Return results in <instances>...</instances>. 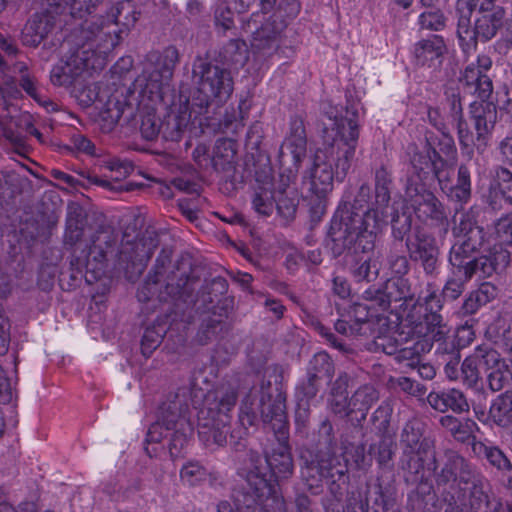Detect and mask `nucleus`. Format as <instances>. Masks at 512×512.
I'll list each match as a JSON object with an SVG mask.
<instances>
[{
	"mask_svg": "<svg viewBox=\"0 0 512 512\" xmlns=\"http://www.w3.org/2000/svg\"><path fill=\"white\" fill-rule=\"evenodd\" d=\"M81 236V223L77 218L73 217L72 212L69 213L67 219L66 237L71 242H76Z\"/></svg>",
	"mask_w": 512,
	"mask_h": 512,
	"instance_id": "obj_42",
	"label": "nucleus"
},
{
	"mask_svg": "<svg viewBox=\"0 0 512 512\" xmlns=\"http://www.w3.org/2000/svg\"><path fill=\"white\" fill-rule=\"evenodd\" d=\"M424 299L428 310L434 311L441 308L440 300L435 293H429Z\"/></svg>",
	"mask_w": 512,
	"mask_h": 512,
	"instance_id": "obj_50",
	"label": "nucleus"
},
{
	"mask_svg": "<svg viewBox=\"0 0 512 512\" xmlns=\"http://www.w3.org/2000/svg\"><path fill=\"white\" fill-rule=\"evenodd\" d=\"M427 400L432 408L440 412H445L448 409L454 412H463L469 408L463 393L456 389L441 393L432 392L428 395Z\"/></svg>",
	"mask_w": 512,
	"mask_h": 512,
	"instance_id": "obj_23",
	"label": "nucleus"
},
{
	"mask_svg": "<svg viewBox=\"0 0 512 512\" xmlns=\"http://www.w3.org/2000/svg\"><path fill=\"white\" fill-rule=\"evenodd\" d=\"M275 200L276 192L272 193L261 188L253 199V206L259 214L270 215L273 212Z\"/></svg>",
	"mask_w": 512,
	"mask_h": 512,
	"instance_id": "obj_33",
	"label": "nucleus"
},
{
	"mask_svg": "<svg viewBox=\"0 0 512 512\" xmlns=\"http://www.w3.org/2000/svg\"><path fill=\"white\" fill-rule=\"evenodd\" d=\"M330 121L326 124L325 141L331 143L324 144L323 147H335L336 155L347 159L350 163L355 154L357 140L359 136L358 124L352 117H338L332 112L328 115Z\"/></svg>",
	"mask_w": 512,
	"mask_h": 512,
	"instance_id": "obj_12",
	"label": "nucleus"
},
{
	"mask_svg": "<svg viewBox=\"0 0 512 512\" xmlns=\"http://www.w3.org/2000/svg\"><path fill=\"white\" fill-rule=\"evenodd\" d=\"M276 208L278 213L286 219L293 217L296 211L295 199L289 197L284 191L276 192Z\"/></svg>",
	"mask_w": 512,
	"mask_h": 512,
	"instance_id": "obj_34",
	"label": "nucleus"
},
{
	"mask_svg": "<svg viewBox=\"0 0 512 512\" xmlns=\"http://www.w3.org/2000/svg\"><path fill=\"white\" fill-rule=\"evenodd\" d=\"M481 0H459L457 35L464 53L476 50L477 41L492 39L502 25V9H490L480 4Z\"/></svg>",
	"mask_w": 512,
	"mask_h": 512,
	"instance_id": "obj_3",
	"label": "nucleus"
},
{
	"mask_svg": "<svg viewBox=\"0 0 512 512\" xmlns=\"http://www.w3.org/2000/svg\"><path fill=\"white\" fill-rule=\"evenodd\" d=\"M10 341V333H3L0 336V354H4L8 349V344Z\"/></svg>",
	"mask_w": 512,
	"mask_h": 512,
	"instance_id": "obj_58",
	"label": "nucleus"
},
{
	"mask_svg": "<svg viewBox=\"0 0 512 512\" xmlns=\"http://www.w3.org/2000/svg\"><path fill=\"white\" fill-rule=\"evenodd\" d=\"M489 198L494 207L512 204V173L509 170H496L490 184Z\"/></svg>",
	"mask_w": 512,
	"mask_h": 512,
	"instance_id": "obj_22",
	"label": "nucleus"
},
{
	"mask_svg": "<svg viewBox=\"0 0 512 512\" xmlns=\"http://www.w3.org/2000/svg\"><path fill=\"white\" fill-rule=\"evenodd\" d=\"M190 117H191V114L188 111V105L185 104L184 110L180 113V116H179L180 124H182L183 122L189 120Z\"/></svg>",
	"mask_w": 512,
	"mask_h": 512,
	"instance_id": "obj_63",
	"label": "nucleus"
},
{
	"mask_svg": "<svg viewBox=\"0 0 512 512\" xmlns=\"http://www.w3.org/2000/svg\"><path fill=\"white\" fill-rule=\"evenodd\" d=\"M334 290L342 298L349 294V287L347 283L339 278L334 280Z\"/></svg>",
	"mask_w": 512,
	"mask_h": 512,
	"instance_id": "obj_51",
	"label": "nucleus"
},
{
	"mask_svg": "<svg viewBox=\"0 0 512 512\" xmlns=\"http://www.w3.org/2000/svg\"><path fill=\"white\" fill-rule=\"evenodd\" d=\"M413 168L418 171V177L422 179L421 173L428 175L430 172L435 176L440 184L441 189L447 195L458 202H467L471 193L470 172L466 166H460L458 170L457 184L447 190L441 178V168L443 161L437 157L436 152L433 151V157L428 153L427 155H415L411 161Z\"/></svg>",
	"mask_w": 512,
	"mask_h": 512,
	"instance_id": "obj_11",
	"label": "nucleus"
},
{
	"mask_svg": "<svg viewBox=\"0 0 512 512\" xmlns=\"http://www.w3.org/2000/svg\"><path fill=\"white\" fill-rule=\"evenodd\" d=\"M22 0H0V11L4 9L16 10Z\"/></svg>",
	"mask_w": 512,
	"mask_h": 512,
	"instance_id": "obj_55",
	"label": "nucleus"
},
{
	"mask_svg": "<svg viewBox=\"0 0 512 512\" xmlns=\"http://www.w3.org/2000/svg\"><path fill=\"white\" fill-rule=\"evenodd\" d=\"M501 153L508 160L512 161V137H506L500 144Z\"/></svg>",
	"mask_w": 512,
	"mask_h": 512,
	"instance_id": "obj_49",
	"label": "nucleus"
},
{
	"mask_svg": "<svg viewBox=\"0 0 512 512\" xmlns=\"http://www.w3.org/2000/svg\"><path fill=\"white\" fill-rule=\"evenodd\" d=\"M236 403V394L233 391L222 394L220 402L215 407L208 408L209 420L200 423L199 435L207 445L212 443L222 446L226 443L228 412Z\"/></svg>",
	"mask_w": 512,
	"mask_h": 512,
	"instance_id": "obj_13",
	"label": "nucleus"
},
{
	"mask_svg": "<svg viewBox=\"0 0 512 512\" xmlns=\"http://www.w3.org/2000/svg\"><path fill=\"white\" fill-rule=\"evenodd\" d=\"M408 197V209H412L416 217L425 222L429 219H440L443 209L436 197L425 190L422 185L409 184L406 191Z\"/></svg>",
	"mask_w": 512,
	"mask_h": 512,
	"instance_id": "obj_16",
	"label": "nucleus"
},
{
	"mask_svg": "<svg viewBox=\"0 0 512 512\" xmlns=\"http://www.w3.org/2000/svg\"><path fill=\"white\" fill-rule=\"evenodd\" d=\"M477 428V424L471 419H466L463 422L461 421L462 432L460 433V441H465L469 437L473 436Z\"/></svg>",
	"mask_w": 512,
	"mask_h": 512,
	"instance_id": "obj_47",
	"label": "nucleus"
},
{
	"mask_svg": "<svg viewBox=\"0 0 512 512\" xmlns=\"http://www.w3.org/2000/svg\"><path fill=\"white\" fill-rule=\"evenodd\" d=\"M234 13L221 3L215 11L216 24L227 30L233 26Z\"/></svg>",
	"mask_w": 512,
	"mask_h": 512,
	"instance_id": "obj_41",
	"label": "nucleus"
},
{
	"mask_svg": "<svg viewBox=\"0 0 512 512\" xmlns=\"http://www.w3.org/2000/svg\"><path fill=\"white\" fill-rule=\"evenodd\" d=\"M484 452L489 463L500 470H509L511 468L510 461L503 452L497 447H484Z\"/></svg>",
	"mask_w": 512,
	"mask_h": 512,
	"instance_id": "obj_36",
	"label": "nucleus"
},
{
	"mask_svg": "<svg viewBox=\"0 0 512 512\" xmlns=\"http://www.w3.org/2000/svg\"><path fill=\"white\" fill-rule=\"evenodd\" d=\"M351 163L336 155L335 147L318 148L313 156L312 164L304 177L309 191L323 197L333 190L334 181H343Z\"/></svg>",
	"mask_w": 512,
	"mask_h": 512,
	"instance_id": "obj_6",
	"label": "nucleus"
},
{
	"mask_svg": "<svg viewBox=\"0 0 512 512\" xmlns=\"http://www.w3.org/2000/svg\"><path fill=\"white\" fill-rule=\"evenodd\" d=\"M482 230L475 226L469 215L463 216L460 223L455 227L457 239L467 238L469 228ZM512 243V219L509 216L500 218L494 225L493 232L490 234L486 242L483 241V231H481V239L476 243V249H482L481 267L479 268L483 276H491L498 268H504L509 263V253L506 246Z\"/></svg>",
	"mask_w": 512,
	"mask_h": 512,
	"instance_id": "obj_4",
	"label": "nucleus"
},
{
	"mask_svg": "<svg viewBox=\"0 0 512 512\" xmlns=\"http://www.w3.org/2000/svg\"><path fill=\"white\" fill-rule=\"evenodd\" d=\"M99 97V87L97 84H91L76 92V98L83 106H90L94 104Z\"/></svg>",
	"mask_w": 512,
	"mask_h": 512,
	"instance_id": "obj_38",
	"label": "nucleus"
},
{
	"mask_svg": "<svg viewBox=\"0 0 512 512\" xmlns=\"http://www.w3.org/2000/svg\"><path fill=\"white\" fill-rule=\"evenodd\" d=\"M180 476L183 483L190 486H195L206 481L207 472L198 463L189 462L183 466Z\"/></svg>",
	"mask_w": 512,
	"mask_h": 512,
	"instance_id": "obj_31",
	"label": "nucleus"
},
{
	"mask_svg": "<svg viewBox=\"0 0 512 512\" xmlns=\"http://www.w3.org/2000/svg\"><path fill=\"white\" fill-rule=\"evenodd\" d=\"M260 459L252 460L253 469L245 475L246 481L260 500L265 499V507H272L273 512H284V501L278 494V479L287 478L293 469L292 457L285 441H279L265 458L268 472L257 465Z\"/></svg>",
	"mask_w": 512,
	"mask_h": 512,
	"instance_id": "obj_2",
	"label": "nucleus"
},
{
	"mask_svg": "<svg viewBox=\"0 0 512 512\" xmlns=\"http://www.w3.org/2000/svg\"><path fill=\"white\" fill-rule=\"evenodd\" d=\"M178 60V52L174 47H168L161 56V69L148 64L143 73L134 82V89L138 91L140 102L148 108L154 109L163 101L168 89V81L172 75V68Z\"/></svg>",
	"mask_w": 512,
	"mask_h": 512,
	"instance_id": "obj_8",
	"label": "nucleus"
},
{
	"mask_svg": "<svg viewBox=\"0 0 512 512\" xmlns=\"http://www.w3.org/2000/svg\"><path fill=\"white\" fill-rule=\"evenodd\" d=\"M488 333L495 337H502V341L504 345L512 350V329L509 328L507 330H503V332H500L497 330L494 326H490L488 329Z\"/></svg>",
	"mask_w": 512,
	"mask_h": 512,
	"instance_id": "obj_46",
	"label": "nucleus"
},
{
	"mask_svg": "<svg viewBox=\"0 0 512 512\" xmlns=\"http://www.w3.org/2000/svg\"><path fill=\"white\" fill-rule=\"evenodd\" d=\"M142 133L147 139H152L157 134V129L152 126L151 128H146L145 123L142 125Z\"/></svg>",
	"mask_w": 512,
	"mask_h": 512,
	"instance_id": "obj_62",
	"label": "nucleus"
},
{
	"mask_svg": "<svg viewBox=\"0 0 512 512\" xmlns=\"http://www.w3.org/2000/svg\"><path fill=\"white\" fill-rule=\"evenodd\" d=\"M287 5L289 7V17H295L300 10V5L296 0H288Z\"/></svg>",
	"mask_w": 512,
	"mask_h": 512,
	"instance_id": "obj_57",
	"label": "nucleus"
},
{
	"mask_svg": "<svg viewBox=\"0 0 512 512\" xmlns=\"http://www.w3.org/2000/svg\"><path fill=\"white\" fill-rule=\"evenodd\" d=\"M48 6L46 14H35L25 24L22 30V41L28 46H37L54 25L52 13L68 11L73 17L82 18L91 13L101 0H45Z\"/></svg>",
	"mask_w": 512,
	"mask_h": 512,
	"instance_id": "obj_7",
	"label": "nucleus"
},
{
	"mask_svg": "<svg viewBox=\"0 0 512 512\" xmlns=\"http://www.w3.org/2000/svg\"><path fill=\"white\" fill-rule=\"evenodd\" d=\"M188 9L190 10V12H193V11H197L200 7V3L198 0H189L188 4Z\"/></svg>",
	"mask_w": 512,
	"mask_h": 512,
	"instance_id": "obj_64",
	"label": "nucleus"
},
{
	"mask_svg": "<svg viewBox=\"0 0 512 512\" xmlns=\"http://www.w3.org/2000/svg\"><path fill=\"white\" fill-rule=\"evenodd\" d=\"M306 154V138L301 123H297L294 132L288 136L281 147V161L283 164H293V169L288 168V180L294 179L299 164Z\"/></svg>",
	"mask_w": 512,
	"mask_h": 512,
	"instance_id": "obj_19",
	"label": "nucleus"
},
{
	"mask_svg": "<svg viewBox=\"0 0 512 512\" xmlns=\"http://www.w3.org/2000/svg\"><path fill=\"white\" fill-rule=\"evenodd\" d=\"M318 472L321 479H323L327 484H334L340 481H342L343 483L345 482L346 470L343 467L334 469L332 467H325L324 465H320Z\"/></svg>",
	"mask_w": 512,
	"mask_h": 512,
	"instance_id": "obj_40",
	"label": "nucleus"
},
{
	"mask_svg": "<svg viewBox=\"0 0 512 512\" xmlns=\"http://www.w3.org/2000/svg\"><path fill=\"white\" fill-rule=\"evenodd\" d=\"M286 26V22L281 20L277 21L273 19V22L265 23L261 26V28L255 31L254 40L252 46L260 49L262 48V44L260 43L263 39L270 40L272 37L280 33L283 28Z\"/></svg>",
	"mask_w": 512,
	"mask_h": 512,
	"instance_id": "obj_32",
	"label": "nucleus"
},
{
	"mask_svg": "<svg viewBox=\"0 0 512 512\" xmlns=\"http://www.w3.org/2000/svg\"><path fill=\"white\" fill-rule=\"evenodd\" d=\"M446 52L444 40L434 35L422 40L415 45L414 55L421 65L434 66L441 63V58Z\"/></svg>",
	"mask_w": 512,
	"mask_h": 512,
	"instance_id": "obj_21",
	"label": "nucleus"
},
{
	"mask_svg": "<svg viewBox=\"0 0 512 512\" xmlns=\"http://www.w3.org/2000/svg\"><path fill=\"white\" fill-rule=\"evenodd\" d=\"M0 512H15L12 505L8 502L7 497L0 488Z\"/></svg>",
	"mask_w": 512,
	"mask_h": 512,
	"instance_id": "obj_53",
	"label": "nucleus"
},
{
	"mask_svg": "<svg viewBox=\"0 0 512 512\" xmlns=\"http://www.w3.org/2000/svg\"><path fill=\"white\" fill-rule=\"evenodd\" d=\"M483 363L485 375L492 391L503 389L512 380L511 368L500 358L497 351H485Z\"/></svg>",
	"mask_w": 512,
	"mask_h": 512,
	"instance_id": "obj_20",
	"label": "nucleus"
},
{
	"mask_svg": "<svg viewBox=\"0 0 512 512\" xmlns=\"http://www.w3.org/2000/svg\"><path fill=\"white\" fill-rule=\"evenodd\" d=\"M385 225V214L371 209L363 216L355 215L344 223V246L357 252L372 250L377 234Z\"/></svg>",
	"mask_w": 512,
	"mask_h": 512,
	"instance_id": "obj_10",
	"label": "nucleus"
},
{
	"mask_svg": "<svg viewBox=\"0 0 512 512\" xmlns=\"http://www.w3.org/2000/svg\"><path fill=\"white\" fill-rule=\"evenodd\" d=\"M378 398L376 390L371 386H363L359 388L349 400L347 407L344 405L342 408L336 404L335 411L342 412L346 409L347 413L354 410L365 411L368 407Z\"/></svg>",
	"mask_w": 512,
	"mask_h": 512,
	"instance_id": "obj_28",
	"label": "nucleus"
},
{
	"mask_svg": "<svg viewBox=\"0 0 512 512\" xmlns=\"http://www.w3.org/2000/svg\"><path fill=\"white\" fill-rule=\"evenodd\" d=\"M242 502L244 506H238L237 511L228 501L220 502L217 512H270L272 510V507H265V499L260 500L250 486L249 490L243 495Z\"/></svg>",
	"mask_w": 512,
	"mask_h": 512,
	"instance_id": "obj_26",
	"label": "nucleus"
},
{
	"mask_svg": "<svg viewBox=\"0 0 512 512\" xmlns=\"http://www.w3.org/2000/svg\"><path fill=\"white\" fill-rule=\"evenodd\" d=\"M122 115V111L116 103L108 101L106 108L100 110L97 122L103 132H110Z\"/></svg>",
	"mask_w": 512,
	"mask_h": 512,
	"instance_id": "obj_30",
	"label": "nucleus"
},
{
	"mask_svg": "<svg viewBox=\"0 0 512 512\" xmlns=\"http://www.w3.org/2000/svg\"><path fill=\"white\" fill-rule=\"evenodd\" d=\"M418 373L424 379H432L435 375V369L430 364H420L418 367Z\"/></svg>",
	"mask_w": 512,
	"mask_h": 512,
	"instance_id": "obj_52",
	"label": "nucleus"
},
{
	"mask_svg": "<svg viewBox=\"0 0 512 512\" xmlns=\"http://www.w3.org/2000/svg\"><path fill=\"white\" fill-rule=\"evenodd\" d=\"M457 363H448L445 366V373L450 379H456L457 378V370H456Z\"/></svg>",
	"mask_w": 512,
	"mask_h": 512,
	"instance_id": "obj_60",
	"label": "nucleus"
},
{
	"mask_svg": "<svg viewBox=\"0 0 512 512\" xmlns=\"http://www.w3.org/2000/svg\"><path fill=\"white\" fill-rule=\"evenodd\" d=\"M491 66L492 60L489 56L479 55L475 62L465 67L461 77V81L482 100L489 98L493 90L492 82L486 75Z\"/></svg>",
	"mask_w": 512,
	"mask_h": 512,
	"instance_id": "obj_17",
	"label": "nucleus"
},
{
	"mask_svg": "<svg viewBox=\"0 0 512 512\" xmlns=\"http://www.w3.org/2000/svg\"><path fill=\"white\" fill-rule=\"evenodd\" d=\"M419 24L424 29L440 30L444 27L443 15L438 11L424 12L419 16Z\"/></svg>",
	"mask_w": 512,
	"mask_h": 512,
	"instance_id": "obj_35",
	"label": "nucleus"
},
{
	"mask_svg": "<svg viewBox=\"0 0 512 512\" xmlns=\"http://www.w3.org/2000/svg\"><path fill=\"white\" fill-rule=\"evenodd\" d=\"M148 341H149V332L147 331L144 336H143V340H142V349H143V352L146 353V351L148 349H151V348H154L157 346L158 344V340H153L151 344H148Z\"/></svg>",
	"mask_w": 512,
	"mask_h": 512,
	"instance_id": "obj_56",
	"label": "nucleus"
},
{
	"mask_svg": "<svg viewBox=\"0 0 512 512\" xmlns=\"http://www.w3.org/2000/svg\"><path fill=\"white\" fill-rule=\"evenodd\" d=\"M19 126L23 127L27 132L34 135L39 141H42V136L36 130L32 124V116L28 113H24L20 117Z\"/></svg>",
	"mask_w": 512,
	"mask_h": 512,
	"instance_id": "obj_45",
	"label": "nucleus"
},
{
	"mask_svg": "<svg viewBox=\"0 0 512 512\" xmlns=\"http://www.w3.org/2000/svg\"><path fill=\"white\" fill-rule=\"evenodd\" d=\"M489 418L498 426L512 428V394L504 393L493 400Z\"/></svg>",
	"mask_w": 512,
	"mask_h": 512,
	"instance_id": "obj_25",
	"label": "nucleus"
},
{
	"mask_svg": "<svg viewBox=\"0 0 512 512\" xmlns=\"http://www.w3.org/2000/svg\"><path fill=\"white\" fill-rule=\"evenodd\" d=\"M485 351L477 350L473 355L467 357L461 367L463 380L468 385H474L485 375V365L483 363Z\"/></svg>",
	"mask_w": 512,
	"mask_h": 512,
	"instance_id": "obj_27",
	"label": "nucleus"
},
{
	"mask_svg": "<svg viewBox=\"0 0 512 512\" xmlns=\"http://www.w3.org/2000/svg\"><path fill=\"white\" fill-rule=\"evenodd\" d=\"M259 415L264 422H275L273 428L277 427L282 430L285 427V414L281 402H278L271 411H266L263 397L261 399L246 398L242 403L240 412L242 425H254Z\"/></svg>",
	"mask_w": 512,
	"mask_h": 512,
	"instance_id": "obj_15",
	"label": "nucleus"
},
{
	"mask_svg": "<svg viewBox=\"0 0 512 512\" xmlns=\"http://www.w3.org/2000/svg\"><path fill=\"white\" fill-rule=\"evenodd\" d=\"M21 86L27 92V94H29L39 104L43 105L46 108L51 106L52 110L55 109L53 103L49 102L48 100H42L40 94L37 91L35 81L29 75H24L22 77Z\"/></svg>",
	"mask_w": 512,
	"mask_h": 512,
	"instance_id": "obj_39",
	"label": "nucleus"
},
{
	"mask_svg": "<svg viewBox=\"0 0 512 512\" xmlns=\"http://www.w3.org/2000/svg\"><path fill=\"white\" fill-rule=\"evenodd\" d=\"M0 46L2 49H4L9 54H14L16 52V47L11 43L8 42L6 39L0 37Z\"/></svg>",
	"mask_w": 512,
	"mask_h": 512,
	"instance_id": "obj_59",
	"label": "nucleus"
},
{
	"mask_svg": "<svg viewBox=\"0 0 512 512\" xmlns=\"http://www.w3.org/2000/svg\"><path fill=\"white\" fill-rule=\"evenodd\" d=\"M473 118L478 140L485 139L497 121V107L492 102L483 101L473 108Z\"/></svg>",
	"mask_w": 512,
	"mask_h": 512,
	"instance_id": "obj_24",
	"label": "nucleus"
},
{
	"mask_svg": "<svg viewBox=\"0 0 512 512\" xmlns=\"http://www.w3.org/2000/svg\"><path fill=\"white\" fill-rule=\"evenodd\" d=\"M156 243L153 240L150 241L149 245L145 243L137 244V254L135 259L140 263L144 264L152 256Z\"/></svg>",
	"mask_w": 512,
	"mask_h": 512,
	"instance_id": "obj_44",
	"label": "nucleus"
},
{
	"mask_svg": "<svg viewBox=\"0 0 512 512\" xmlns=\"http://www.w3.org/2000/svg\"><path fill=\"white\" fill-rule=\"evenodd\" d=\"M78 148L83 150L86 153L92 154L94 152V145L90 140L86 138H81L78 142Z\"/></svg>",
	"mask_w": 512,
	"mask_h": 512,
	"instance_id": "obj_54",
	"label": "nucleus"
},
{
	"mask_svg": "<svg viewBox=\"0 0 512 512\" xmlns=\"http://www.w3.org/2000/svg\"><path fill=\"white\" fill-rule=\"evenodd\" d=\"M458 135L460 143L464 147H469L472 142V136L461 121L458 123Z\"/></svg>",
	"mask_w": 512,
	"mask_h": 512,
	"instance_id": "obj_48",
	"label": "nucleus"
},
{
	"mask_svg": "<svg viewBox=\"0 0 512 512\" xmlns=\"http://www.w3.org/2000/svg\"><path fill=\"white\" fill-rule=\"evenodd\" d=\"M192 431L193 426L187 416L176 408H169L162 411L158 420L150 426L146 440L148 443H158L163 437L170 435L169 452L175 458L187 445Z\"/></svg>",
	"mask_w": 512,
	"mask_h": 512,
	"instance_id": "obj_9",
	"label": "nucleus"
},
{
	"mask_svg": "<svg viewBox=\"0 0 512 512\" xmlns=\"http://www.w3.org/2000/svg\"><path fill=\"white\" fill-rule=\"evenodd\" d=\"M441 425L446 428L448 431L451 432V434L457 439L460 440V433L461 430V421H459L457 418L446 415L441 417L440 419Z\"/></svg>",
	"mask_w": 512,
	"mask_h": 512,
	"instance_id": "obj_43",
	"label": "nucleus"
},
{
	"mask_svg": "<svg viewBox=\"0 0 512 512\" xmlns=\"http://www.w3.org/2000/svg\"><path fill=\"white\" fill-rule=\"evenodd\" d=\"M463 237L457 239L450 251V263L454 267V274L457 278H451L447 281L443 294L449 299H456L460 296L464 288V282L469 280L474 274L479 277H485L480 271L482 258L472 257L470 254L476 250V243L481 239V230L477 227L469 228Z\"/></svg>",
	"mask_w": 512,
	"mask_h": 512,
	"instance_id": "obj_5",
	"label": "nucleus"
},
{
	"mask_svg": "<svg viewBox=\"0 0 512 512\" xmlns=\"http://www.w3.org/2000/svg\"><path fill=\"white\" fill-rule=\"evenodd\" d=\"M267 305L270 309L277 315L281 316L283 314V306L276 301L268 302Z\"/></svg>",
	"mask_w": 512,
	"mask_h": 512,
	"instance_id": "obj_61",
	"label": "nucleus"
},
{
	"mask_svg": "<svg viewBox=\"0 0 512 512\" xmlns=\"http://www.w3.org/2000/svg\"><path fill=\"white\" fill-rule=\"evenodd\" d=\"M194 72L200 74L199 91L206 104L214 99L224 101L232 93L233 83L228 71L218 66L202 64L195 67Z\"/></svg>",
	"mask_w": 512,
	"mask_h": 512,
	"instance_id": "obj_14",
	"label": "nucleus"
},
{
	"mask_svg": "<svg viewBox=\"0 0 512 512\" xmlns=\"http://www.w3.org/2000/svg\"><path fill=\"white\" fill-rule=\"evenodd\" d=\"M105 254L103 251H97L96 247L91 249L89 256L86 262L87 271L95 274L96 277H100V275L104 272L105 268Z\"/></svg>",
	"mask_w": 512,
	"mask_h": 512,
	"instance_id": "obj_37",
	"label": "nucleus"
},
{
	"mask_svg": "<svg viewBox=\"0 0 512 512\" xmlns=\"http://www.w3.org/2000/svg\"><path fill=\"white\" fill-rule=\"evenodd\" d=\"M137 14L132 2L126 0L112 7L106 16H92L85 20L81 34L87 42L66 61L53 67L50 74L52 84L69 86L83 73L102 68L108 53L120 43L123 32L122 29L111 31V27L121 25L128 30L136 23Z\"/></svg>",
	"mask_w": 512,
	"mask_h": 512,
	"instance_id": "obj_1",
	"label": "nucleus"
},
{
	"mask_svg": "<svg viewBox=\"0 0 512 512\" xmlns=\"http://www.w3.org/2000/svg\"><path fill=\"white\" fill-rule=\"evenodd\" d=\"M497 296V288L489 283H483L472 292L464 303V308L468 313L476 312L481 306L486 305Z\"/></svg>",
	"mask_w": 512,
	"mask_h": 512,
	"instance_id": "obj_29",
	"label": "nucleus"
},
{
	"mask_svg": "<svg viewBox=\"0 0 512 512\" xmlns=\"http://www.w3.org/2000/svg\"><path fill=\"white\" fill-rule=\"evenodd\" d=\"M407 247L410 257L421 261L427 273L434 271L439 254L434 238L425 232L419 231L414 237L408 239Z\"/></svg>",
	"mask_w": 512,
	"mask_h": 512,
	"instance_id": "obj_18",
	"label": "nucleus"
}]
</instances>
